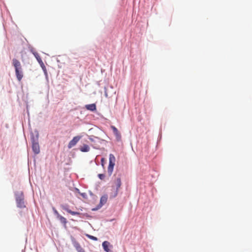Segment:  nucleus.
I'll return each instance as SVG.
<instances>
[{
    "mask_svg": "<svg viewBox=\"0 0 252 252\" xmlns=\"http://www.w3.org/2000/svg\"><path fill=\"white\" fill-rule=\"evenodd\" d=\"M107 195H103L102 196L100 200V204H101V206L105 204L107 201Z\"/></svg>",
    "mask_w": 252,
    "mask_h": 252,
    "instance_id": "f8f14e48",
    "label": "nucleus"
},
{
    "mask_svg": "<svg viewBox=\"0 0 252 252\" xmlns=\"http://www.w3.org/2000/svg\"><path fill=\"white\" fill-rule=\"evenodd\" d=\"M63 209L67 211L68 213L71 214L72 215H79L80 214L79 212L72 211L65 206H63Z\"/></svg>",
    "mask_w": 252,
    "mask_h": 252,
    "instance_id": "6e6552de",
    "label": "nucleus"
},
{
    "mask_svg": "<svg viewBox=\"0 0 252 252\" xmlns=\"http://www.w3.org/2000/svg\"><path fill=\"white\" fill-rule=\"evenodd\" d=\"M33 54H34L35 57L36 58L37 61L39 63L43 64V62L42 61V59H41V57H40L39 55L38 54V53H34Z\"/></svg>",
    "mask_w": 252,
    "mask_h": 252,
    "instance_id": "ddd939ff",
    "label": "nucleus"
},
{
    "mask_svg": "<svg viewBox=\"0 0 252 252\" xmlns=\"http://www.w3.org/2000/svg\"><path fill=\"white\" fill-rule=\"evenodd\" d=\"M58 218L60 220L62 223L66 224V223H67V220L64 217L60 215H58Z\"/></svg>",
    "mask_w": 252,
    "mask_h": 252,
    "instance_id": "4468645a",
    "label": "nucleus"
},
{
    "mask_svg": "<svg viewBox=\"0 0 252 252\" xmlns=\"http://www.w3.org/2000/svg\"><path fill=\"white\" fill-rule=\"evenodd\" d=\"M111 128L113 130V131L114 133L115 134V135L116 136V137H118V138L120 137L121 135H120V133L119 132L118 129L115 126H111Z\"/></svg>",
    "mask_w": 252,
    "mask_h": 252,
    "instance_id": "9b49d317",
    "label": "nucleus"
},
{
    "mask_svg": "<svg viewBox=\"0 0 252 252\" xmlns=\"http://www.w3.org/2000/svg\"><path fill=\"white\" fill-rule=\"evenodd\" d=\"M80 139L81 136H79L74 137L69 142L68 145V148L69 149H70L73 146H74Z\"/></svg>",
    "mask_w": 252,
    "mask_h": 252,
    "instance_id": "39448f33",
    "label": "nucleus"
},
{
    "mask_svg": "<svg viewBox=\"0 0 252 252\" xmlns=\"http://www.w3.org/2000/svg\"><path fill=\"white\" fill-rule=\"evenodd\" d=\"M121 186V181L120 178L117 179L116 180V186H117V190H118Z\"/></svg>",
    "mask_w": 252,
    "mask_h": 252,
    "instance_id": "2eb2a0df",
    "label": "nucleus"
},
{
    "mask_svg": "<svg viewBox=\"0 0 252 252\" xmlns=\"http://www.w3.org/2000/svg\"><path fill=\"white\" fill-rule=\"evenodd\" d=\"M85 107L87 109L92 111H94L96 110V105L95 104H88L86 105Z\"/></svg>",
    "mask_w": 252,
    "mask_h": 252,
    "instance_id": "1a4fd4ad",
    "label": "nucleus"
},
{
    "mask_svg": "<svg viewBox=\"0 0 252 252\" xmlns=\"http://www.w3.org/2000/svg\"><path fill=\"white\" fill-rule=\"evenodd\" d=\"M16 201L18 207L22 208H25L24 202V197L22 191H17L15 193Z\"/></svg>",
    "mask_w": 252,
    "mask_h": 252,
    "instance_id": "f257e3e1",
    "label": "nucleus"
},
{
    "mask_svg": "<svg viewBox=\"0 0 252 252\" xmlns=\"http://www.w3.org/2000/svg\"><path fill=\"white\" fill-rule=\"evenodd\" d=\"M98 176L100 180H104L105 178V175L103 174H99Z\"/></svg>",
    "mask_w": 252,
    "mask_h": 252,
    "instance_id": "6ab92c4d",
    "label": "nucleus"
},
{
    "mask_svg": "<svg viewBox=\"0 0 252 252\" xmlns=\"http://www.w3.org/2000/svg\"><path fill=\"white\" fill-rule=\"evenodd\" d=\"M80 150L82 152H88L90 151V147L86 144H84L82 146L80 147Z\"/></svg>",
    "mask_w": 252,
    "mask_h": 252,
    "instance_id": "9d476101",
    "label": "nucleus"
},
{
    "mask_svg": "<svg viewBox=\"0 0 252 252\" xmlns=\"http://www.w3.org/2000/svg\"><path fill=\"white\" fill-rule=\"evenodd\" d=\"M110 243L108 241H104L102 243V247L105 251L106 252H112L111 250L109 248Z\"/></svg>",
    "mask_w": 252,
    "mask_h": 252,
    "instance_id": "423d86ee",
    "label": "nucleus"
},
{
    "mask_svg": "<svg viewBox=\"0 0 252 252\" xmlns=\"http://www.w3.org/2000/svg\"><path fill=\"white\" fill-rule=\"evenodd\" d=\"M15 74L16 78L19 81H21L22 78L23 77V71H15Z\"/></svg>",
    "mask_w": 252,
    "mask_h": 252,
    "instance_id": "0eeeda50",
    "label": "nucleus"
},
{
    "mask_svg": "<svg viewBox=\"0 0 252 252\" xmlns=\"http://www.w3.org/2000/svg\"><path fill=\"white\" fill-rule=\"evenodd\" d=\"M12 64L15 68V71H23L20 62L16 59H13Z\"/></svg>",
    "mask_w": 252,
    "mask_h": 252,
    "instance_id": "20e7f679",
    "label": "nucleus"
},
{
    "mask_svg": "<svg viewBox=\"0 0 252 252\" xmlns=\"http://www.w3.org/2000/svg\"><path fill=\"white\" fill-rule=\"evenodd\" d=\"M104 158H102L101 159V165L102 166L104 167Z\"/></svg>",
    "mask_w": 252,
    "mask_h": 252,
    "instance_id": "aec40b11",
    "label": "nucleus"
},
{
    "mask_svg": "<svg viewBox=\"0 0 252 252\" xmlns=\"http://www.w3.org/2000/svg\"><path fill=\"white\" fill-rule=\"evenodd\" d=\"M95 138L98 139L99 140H100V139L98 138H97V137H95Z\"/></svg>",
    "mask_w": 252,
    "mask_h": 252,
    "instance_id": "5701e85b",
    "label": "nucleus"
},
{
    "mask_svg": "<svg viewBox=\"0 0 252 252\" xmlns=\"http://www.w3.org/2000/svg\"><path fill=\"white\" fill-rule=\"evenodd\" d=\"M76 249L78 250V248H81V247L79 244H77L76 246Z\"/></svg>",
    "mask_w": 252,
    "mask_h": 252,
    "instance_id": "412c9836",
    "label": "nucleus"
},
{
    "mask_svg": "<svg viewBox=\"0 0 252 252\" xmlns=\"http://www.w3.org/2000/svg\"><path fill=\"white\" fill-rule=\"evenodd\" d=\"M89 140L91 141V142H94V143H95V140L94 139H93V138L92 137H89ZM94 148H95V149H98V146H97L96 144L94 143L93 145H92Z\"/></svg>",
    "mask_w": 252,
    "mask_h": 252,
    "instance_id": "dca6fc26",
    "label": "nucleus"
},
{
    "mask_svg": "<svg viewBox=\"0 0 252 252\" xmlns=\"http://www.w3.org/2000/svg\"><path fill=\"white\" fill-rule=\"evenodd\" d=\"M89 238L93 240H94V241H96L97 240V238L94 236H92V235H89V234H87L86 235Z\"/></svg>",
    "mask_w": 252,
    "mask_h": 252,
    "instance_id": "f3484780",
    "label": "nucleus"
},
{
    "mask_svg": "<svg viewBox=\"0 0 252 252\" xmlns=\"http://www.w3.org/2000/svg\"><path fill=\"white\" fill-rule=\"evenodd\" d=\"M82 195L84 196V194L83 193H82Z\"/></svg>",
    "mask_w": 252,
    "mask_h": 252,
    "instance_id": "b1692460",
    "label": "nucleus"
},
{
    "mask_svg": "<svg viewBox=\"0 0 252 252\" xmlns=\"http://www.w3.org/2000/svg\"><path fill=\"white\" fill-rule=\"evenodd\" d=\"M32 149L35 154H38L40 152V147L38 144V135L36 137L33 136L32 137Z\"/></svg>",
    "mask_w": 252,
    "mask_h": 252,
    "instance_id": "f03ea898",
    "label": "nucleus"
},
{
    "mask_svg": "<svg viewBox=\"0 0 252 252\" xmlns=\"http://www.w3.org/2000/svg\"><path fill=\"white\" fill-rule=\"evenodd\" d=\"M55 213L56 214H57L58 215H58H59V214H58V212H57L56 210H55Z\"/></svg>",
    "mask_w": 252,
    "mask_h": 252,
    "instance_id": "4be33fe9",
    "label": "nucleus"
},
{
    "mask_svg": "<svg viewBox=\"0 0 252 252\" xmlns=\"http://www.w3.org/2000/svg\"><path fill=\"white\" fill-rule=\"evenodd\" d=\"M39 64H40L41 67H42V68L43 69V71H44V72L45 73H47L46 69V67H45L44 63H43V64H41V63H39Z\"/></svg>",
    "mask_w": 252,
    "mask_h": 252,
    "instance_id": "a211bd4d",
    "label": "nucleus"
},
{
    "mask_svg": "<svg viewBox=\"0 0 252 252\" xmlns=\"http://www.w3.org/2000/svg\"><path fill=\"white\" fill-rule=\"evenodd\" d=\"M109 165L108 167V173L109 175L110 176L112 174L114 167L115 165V157L113 154L109 155Z\"/></svg>",
    "mask_w": 252,
    "mask_h": 252,
    "instance_id": "7ed1b4c3",
    "label": "nucleus"
}]
</instances>
